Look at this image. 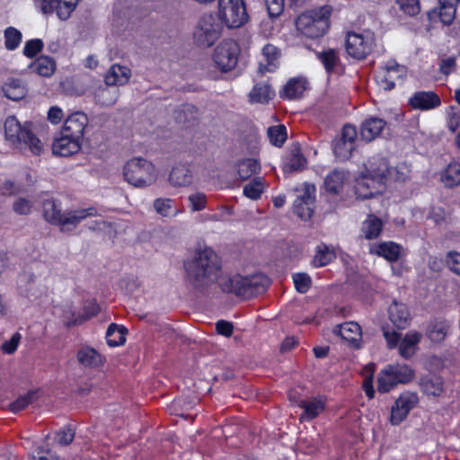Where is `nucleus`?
<instances>
[{
	"label": "nucleus",
	"instance_id": "1",
	"mask_svg": "<svg viewBox=\"0 0 460 460\" xmlns=\"http://www.w3.org/2000/svg\"><path fill=\"white\" fill-rule=\"evenodd\" d=\"M186 279L197 291L203 292L213 284L222 280L221 261L217 253L210 248L199 249L193 257L185 261Z\"/></svg>",
	"mask_w": 460,
	"mask_h": 460
},
{
	"label": "nucleus",
	"instance_id": "2",
	"mask_svg": "<svg viewBox=\"0 0 460 460\" xmlns=\"http://www.w3.org/2000/svg\"><path fill=\"white\" fill-rule=\"evenodd\" d=\"M4 139L8 146L20 152L30 151L40 155L44 150L42 141L32 130V124H21L14 116H9L4 123Z\"/></svg>",
	"mask_w": 460,
	"mask_h": 460
},
{
	"label": "nucleus",
	"instance_id": "3",
	"mask_svg": "<svg viewBox=\"0 0 460 460\" xmlns=\"http://www.w3.org/2000/svg\"><path fill=\"white\" fill-rule=\"evenodd\" d=\"M269 284V279L261 274L249 277L236 275L233 277L226 276L224 281L219 282V287L224 292L234 293L236 296L246 299L264 293Z\"/></svg>",
	"mask_w": 460,
	"mask_h": 460
},
{
	"label": "nucleus",
	"instance_id": "4",
	"mask_svg": "<svg viewBox=\"0 0 460 460\" xmlns=\"http://www.w3.org/2000/svg\"><path fill=\"white\" fill-rule=\"evenodd\" d=\"M44 217L51 224L58 225L63 231L74 229L82 220L97 215L94 208H82L63 213L54 200H46L43 204Z\"/></svg>",
	"mask_w": 460,
	"mask_h": 460
},
{
	"label": "nucleus",
	"instance_id": "5",
	"mask_svg": "<svg viewBox=\"0 0 460 460\" xmlns=\"http://www.w3.org/2000/svg\"><path fill=\"white\" fill-rule=\"evenodd\" d=\"M331 13L332 7L330 5L306 11L298 16L296 22V29L305 37H321L329 28Z\"/></svg>",
	"mask_w": 460,
	"mask_h": 460
},
{
	"label": "nucleus",
	"instance_id": "6",
	"mask_svg": "<svg viewBox=\"0 0 460 460\" xmlns=\"http://www.w3.org/2000/svg\"><path fill=\"white\" fill-rule=\"evenodd\" d=\"M388 163L382 156L370 158L366 164L367 175L358 181L356 185V195L358 199H371L375 196V190H370L372 183H381L386 180L388 172Z\"/></svg>",
	"mask_w": 460,
	"mask_h": 460
},
{
	"label": "nucleus",
	"instance_id": "7",
	"mask_svg": "<svg viewBox=\"0 0 460 460\" xmlns=\"http://www.w3.org/2000/svg\"><path fill=\"white\" fill-rule=\"evenodd\" d=\"M124 177L129 184L144 188L155 182L157 171L151 162L141 157H135L125 164Z\"/></svg>",
	"mask_w": 460,
	"mask_h": 460
},
{
	"label": "nucleus",
	"instance_id": "8",
	"mask_svg": "<svg viewBox=\"0 0 460 460\" xmlns=\"http://www.w3.org/2000/svg\"><path fill=\"white\" fill-rule=\"evenodd\" d=\"M414 377V370L403 363L385 366L378 374L377 390L385 394L400 384H407Z\"/></svg>",
	"mask_w": 460,
	"mask_h": 460
},
{
	"label": "nucleus",
	"instance_id": "9",
	"mask_svg": "<svg viewBox=\"0 0 460 460\" xmlns=\"http://www.w3.org/2000/svg\"><path fill=\"white\" fill-rule=\"evenodd\" d=\"M218 17L228 28H238L248 20L243 0H218Z\"/></svg>",
	"mask_w": 460,
	"mask_h": 460
},
{
	"label": "nucleus",
	"instance_id": "10",
	"mask_svg": "<svg viewBox=\"0 0 460 460\" xmlns=\"http://www.w3.org/2000/svg\"><path fill=\"white\" fill-rule=\"evenodd\" d=\"M407 76V67L394 60H389L376 75L377 84L385 91L402 85Z\"/></svg>",
	"mask_w": 460,
	"mask_h": 460
},
{
	"label": "nucleus",
	"instance_id": "11",
	"mask_svg": "<svg viewBox=\"0 0 460 460\" xmlns=\"http://www.w3.org/2000/svg\"><path fill=\"white\" fill-rule=\"evenodd\" d=\"M222 25L212 14L203 15L195 30L194 40L201 47L212 46L220 37Z\"/></svg>",
	"mask_w": 460,
	"mask_h": 460
},
{
	"label": "nucleus",
	"instance_id": "12",
	"mask_svg": "<svg viewBox=\"0 0 460 460\" xmlns=\"http://www.w3.org/2000/svg\"><path fill=\"white\" fill-rule=\"evenodd\" d=\"M416 392L404 391L394 401L391 407L389 421L393 426H398L406 420L410 411L419 403Z\"/></svg>",
	"mask_w": 460,
	"mask_h": 460
},
{
	"label": "nucleus",
	"instance_id": "13",
	"mask_svg": "<svg viewBox=\"0 0 460 460\" xmlns=\"http://www.w3.org/2000/svg\"><path fill=\"white\" fill-rule=\"evenodd\" d=\"M239 47L232 40L220 42L214 51L213 59L217 66L224 72L234 69L237 64Z\"/></svg>",
	"mask_w": 460,
	"mask_h": 460
},
{
	"label": "nucleus",
	"instance_id": "14",
	"mask_svg": "<svg viewBox=\"0 0 460 460\" xmlns=\"http://www.w3.org/2000/svg\"><path fill=\"white\" fill-rule=\"evenodd\" d=\"M374 37L370 32L364 34L349 32L346 39V50L354 58H365L372 50Z\"/></svg>",
	"mask_w": 460,
	"mask_h": 460
},
{
	"label": "nucleus",
	"instance_id": "15",
	"mask_svg": "<svg viewBox=\"0 0 460 460\" xmlns=\"http://www.w3.org/2000/svg\"><path fill=\"white\" fill-rule=\"evenodd\" d=\"M358 132L354 126L347 124L343 127L341 136L333 144V153L340 160H348L356 148Z\"/></svg>",
	"mask_w": 460,
	"mask_h": 460
},
{
	"label": "nucleus",
	"instance_id": "16",
	"mask_svg": "<svg viewBox=\"0 0 460 460\" xmlns=\"http://www.w3.org/2000/svg\"><path fill=\"white\" fill-rule=\"evenodd\" d=\"M315 187L313 184L305 183L303 194L298 196L293 204V211L302 220H309L314 211Z\"/></svg>",
	"mask_w": 460,
	"mask_h": 460
},
{
	"label": "nucleus",
	"instance_id": "17",
	"mask_svg": "<svg viewBox=\"0 0 460 460\" xmlns=\"http://www.w3.org/2000/svg\"><path fill=\"white\" fill-rule=\"evenodd\" d=\"M87 126L88 118L86 114L75 111L65 119L61 131L66 136L69 135L82 141Z\"/></svg>",
	"mask_w": 460,
	"mask_h": 460
},
{
	"label": "nucleus",
	"instance_id": "18",
	"mask_svg": "<svg viewBox=\"0 0 460 460\" xmlns=\"http://www.w3.org/2000/svg\"><path fill=\"white\" fill-rule=\"evenodd\" d=\"M333 333L341 337L348 344L359 349L362 346V330L356 322H346L333 328Z\"/></svg>",
	"mask_w": 460,
	"mask_h": 460
},
{
	"label": "nucleus",
	"instance_id": "19",
	"mask_svg": "<svg viewBox=\"0 0 460 460\" xmlns=\"http://www.w3.org/2000/svg\"><path fill=\"white\" fill-rule=\"evenodd\" d=\"M82 141L72 137L66 136L62 131L60 137L56 138L52 144V152L58 156H70L80 151Z\"/></svg>",
	"mask_w": 460,
	"mask_h": 460
},
{
	"label": "nucleus",
	"instance_id": "20",
	"mask_svg": "<svg viewBox=\"0 0 460 460\" xmlns=\"http://www.w3.org/2000/svg\"><path fill=\"white\" fill-rule=\"evenodd\" d=\"M409 104L416 110L429 111L441 104L440 97L432 91H420L409 99Z\"/></svg>",
	"mask_w": 460,
	"mask_h": 460
},
{
	"label": "nucleus",
	"instance_id": "21",
	"mask_svg": "<svg viewBox=\"0 0 460 460\" xmlns=\"http://www.w3.org/2000/svg\"><path fill=\"white\" fill-rule=\"evenodd\" d=\"M386 126V121L378 117H368L360 125V137L366 142L377 138Z\"/></svg>",
	"mask_w": 460,
	"mask_h": 460
},
{
	"label": "nucleus",
	"instance_id": "22",
	"mask_svg": "<svg viewBox=\"0 0 460 460\" xmlns=\"http://www.w3.org/2000/svg\"><path fill=\"white\" fill-rule=\"evenodd\" d=\"M279 51L272 44H267L261 50V56L259 61V72L264 74L266 72H274L279 62Z\"/></svg>",
	"mask_w": 460,
	"mask_h": 460
},
{
	"label": "nucleus",
	"instance_id": "23",
	"mask_svg": "<svg viewBox=\"0 0 460 460\" xmlns=\"http://www.w3.org/2000/svg\"><path fill=\"white\" fill-rule=\"evenodd\" d=\"M402 249L400 244L389 241L372 244L369 252L371 254H376L385 258L388 261L394 262L399 260Z\"/></svg>",
	"mask_w": 460,
	"mask_h": 460
},
{
	"label": "nucleus",
	"instance_id": "24",
	"mask_svg": "<svg viewBox=\"0 0 460 460\" xmlns=\"http://www.w3.org/2000/svg\"><path fill=\"white\" fill-rule=\"evenodd\" d=\"M420 391L429 397H438L444 392L443 379L435 375H426L420 379Z\"/></svg>",
	"mask_w": 460,
	"mask_h": 460
},
{
	"label": "nucleus",
	"instance_id": "25",
	"mask_svg": "<svg viewBox=\"0 0 460 460\" xmlns=\"http://www.w3.org/2000/svg\"><path fill=\"white\" fill-rule=\"evenodd\" d=\"M2 91L6 98L12 101H19L26 96L28 89L22 79L12 77L4 83Z\"/></svg>",
	"mask_w": 460,
	"mask_h": 460
},
{
	"label": "nucleus",
	"instance_id": "26",
	"mask_svg": "<svg viewBox=\"0 0 460 460\" xmlns=\"http://www.w3.org/2000/svg\"><path fill=\"white\" fill-rule=\"evenodd\" d=\"M421 340V334L416 331L408 332L399 343V353L405 358H411L417 351L418 344Z\"/></svg>",
	"mask_w": 460,
	"mask_h": 460
},
{
	"label": "nucleus",
	"instance_id": "27",
	"mask_svg": "<svg viewBox=\"0 0 460 460\" xmlns=\"http://www.w3.org/2000/svg\"><path fill=\"white\" fill-rule=\"evenodd\" d=\"M131 76L130 69L126 66L112 65L105 75V83L108 86L124 85Z\"/></svg>",
	"mask_w": 460,
	"mask_h": 460
},
{
	"label": "nucleus",
	"instance_id": "28",
	"mask_svg": "<svg viewBox=\"0 0 460 460\" xmlns=\"http://www.w3.org/2000/svg\"><path fill=\"white\" fill-rule=\"evenodd\" d=\"M316 57L328 75L339 74L341 70L340 58L334 49H329L316 52Z\"/></svg>",
	"mask_w": 460,
	"mask_h": 460
},
{
	"label": "nucleus",
	"instance_id": "29",
	"mask_svg": "<svg viewBox=\"0 0 460 460\" xmlns=\"http://www.w3.org/2000/svg\"><path fill=\"white\" fill-rule=\"evenodd\" d=\"M389 318L399 329L405 328L410 322V313L404 304L394 302L388 309Z\"/></svg>",
	"mask_w": 460,
	"mask_h": 460
},
{
	"label": "nucleus",
	"instance_id": "30",
	"mask_svg": "<svg viewBox=\"0 0 460 460\" xmlns=\"http://www.w3.org/2000/svg\"><path fill=\"white\" fill-rule=\"evenodd\" d=\"M304 409L300 416V420L304 421H310L316 418L325 407V403L322 399L313 398L308 401H302L299 404Z\"/></svg>",
	"mask_w": 460,
	"mask_h": 460
},
{
	"label": "nucleus",
	"instance_id": "31",
	"mask_svg": "<svg viewBox=\"0 0 460 460\" xmlns=\"http://www.w3.org/2000/svg\"><path fill=\"white\" fill-rule=\"evenodd\" d=\"M307 82L304 78H292L288 80L280 93V96L288 100L302 96L306 89Z\"/></svg>",
	"mask_w": 460,
	"mask_h": 460
},
{
	"label": "nucleus",
	"instance_id": "32",
	"mask_svg": "<svg viewBox=\"0 0 460 460\" xmlns=\"http://www.w3.org/2000/svg\"><path fill=\"white\" fill-rule=\"evenodd\" d=\"M169 181L173 186H188L192 182V174L186 165L177 164L171 171Z\"/></svg>",
	"mask_w": 460,
	"mask_h": 460
},
{
	"label": "nucleus",
	"instance_id": "33",
	"mask_svg": "<svg viewBox=\"0 0 460 460\" xmlns=\"http://www.w3.org/2000/svg\"><path fill=\"white\" fill-rule=\"evenodd\" d=\"M383 229V222L376 216L369 215L362 223L361 235L367 240L379 236Z\"/></svg>",
	"mask_w": 460,
	"mask_h": 460
},
{
	"label": "nucleus",
	"instance_id": "34",
	"mask_svg": "<svg viewBox=\"0 0 460 460\" xmlns=\"http://www.w3.org/2000/svg\"><path fill=\"white\" fill-rule=\"evenodd\" d=\"M30 69L40 76L49 77L56 69V62L48 56H40L30 65Z\"/></svg>",
	"mask_w": 460,
	"mask_h": 460
},
{
	"label": "nucleus",
	"instance_id": "35",
	"mask_svg": "<svg viewBox=\"0 0 460 460\" xmlns=\"http://www.w3.org/2000/svg\"><path fill=\"white\" fill-rule=\"evenodd\" d=\"M77 360L84 367H96L102 363L101 355L88 346L81 348L77 352Z\"/></svg>",
	"mask_w": 460,
	"mask_h": 460
},
{
	"label": "nucleus",
	"instance_id": "36",
	"mask_svg": "<svg viewBox=\"0 0 460 460\" xmlns=\"http://www.w3.org/2000/svg\"><path fill=\"white\" fill-rule=\"evenodd\" d=\"M450 330V323L447 321H435L429 324L428 337L432 342L439 343L447 336Z\"/></svg>",
	"mask_w": 460,
	"mask_h": 460
},
{
	"label": "nucleus",
	"instance_id": "37",
	"mask_svg": "<svg viewBox=\"0 0 460 460\" xmlns=\"http://www.w3.org/2000/svg\"><path fill=\"white\" fill-rule=\"evenodd\" d=\"M336 258L333 249L324 243L316 247L312 264L315 268L323 267L331 263Z\"/></svg>",
	"mask_w": 460,
	"mask_h": 460
},
{
	"label": "nucleus",
	"instance_id": "38",
	"mask_svg": "<svg viewBox=\"0 0 460 460\" xmlns=\"http://www.w3.org/2000/svg\"><path fill=\"white\" fill-rule=\"evenodd\" d=\"M127 330L124 326L115 323L110 324L106 332V341L110 347H117L123 344L126 341Z\"/></svg>",
	"mask_w": 460,
	"mask_h": 460
},
{
	"label": "nucleus",
	"instance_id": "39",
	"mask_svg": "<svg viewBox=\"0 0 460 460\" xmlns=\"http://www.w3.org/2000/svg\"><path fill=\"white\" fill-rule=\"evenodd\" d=\"M249 96L252 102L264 103L274 96V91L267 84H257Z\"/></svg>",
	"mask_w": 460,
	"mask_h": 460
},
{
	"label": "nucleus",
	"instance_id": "40",
	"mask_svg": "<svg viewBox=\"0 0 460 460\" xmlns=\"http://www.w3.org/2000/svg\"><path fill=\"white\" fill-rule=\"evenodd\" d=\"M346 173L342 170L335 169L325 178L324 184L328 191L337 193L343 186Z\"/></svg>",
	"mask_w": 460,
	"mask_h": 460
},
{
	"label": "nucleus",
	"instance_id": "41",
	"mask_svg": "<svg viewBox=\"0 0 460 460\" xmlns=\"http://www.w3.org/2000/svg\"><path fill=\"white\" fill-rule=\"evenodd\" d=\"M261 165L256 159L247 158L240 161L237 165V172L242 180H247L252 175L260 172Z\"/></svg>",
	"mask_w": 460,
	"mask_h": 460
},
{
	"label": "nucleus",
	"instance_id": "42",
	"mask_svg": "<svg viewBox=\"0 0 460 460\" xmlns=\"http://www.w3.org/2000/svg\"><path fill=\"white\" fill-rule=\"evenodd\" d=\"M441 181L447 187L460 184V164L453 162L448 164L441 175Z\"/></svg>",
	"mask_w": 460,
	"mask_h": 460
},
{
	"label": "nucleus",
	"instance_id": "43",
	"mask_svg": "<svg viewBox=\"0 0 460 460\" xmlns=\"http://www.w3.org/2000/svg\"><path fill=\"white\" fill-rule=\"evenodd\" d=\"M81 0H58L56 4L55 13L58 19L66 21L71 13L75 11Z\"/></svg>",
	"mask_w": 460,
	"mask_h": 460
},
{
	"label": "nucleus",
	"instance_id": "44",
	"mask_svg": "<svg viewBox=\"0 0 460 460\" xmlns=\"http://www.w3.org/2000/svg\"><path fill=\"white\" fill-rule=\"evenodd\" d=\"M95 96L100 104L111 106L116 103L119 98V90L107 85L106 87L100 88Z\"/></svg>",
	"mask_w": 460,
	"mask_h": 460
},
{
	"label": "nucleus",
	"instance_id": "45",
	"mask_svg": "<svg viewBox=\"0 0 460 460\" xmlns=\"http://www.w3.org/2000/svg\"><path fill=\"white\" fill-rule=\"evenodd\" d=\"M306 164V159L301 154L299 149L291 151L285 163V170L288 172H296L304 169Z\"/></svg>",
	"mask_w": 460,
	"mask_h": 460
},
{
	"label": "nucleus",
	"instance_id": "46",
	"mask_svg": "<svg viewBox=\"0 0 460 460\" xmlns=\"http://www.w3.org/2000/svg\"><path fill=\"white\" fill-rule=\"evenodd\" d=\"M264 191V185L262 179L260 177L254 178L248 184L243 187V195L251 199H258Z\"/></svg>",
	"mask_w": 460,
	"mask_h": 460
},
{
	"label": "nucleus",
	"instance_id": "47",
	"mask_svg": "<svg viewBox=\"0 0 460 460\" xmlns=\"http://www.w3.org/2000/svg\"><path fill=\"white\" fill-rule=\"evenodd\" d=\"M267 133L270 142L278 147L282 146L287 139V129L284 125L270 127Z\"/></svg>",
	"mask_w": 460,
	"mask_h": 460
},
{
	"label": "nucleus",
	"instance_id": "48",
	"mask_svg": "<svg viewBox=\"0 0 460 460\" xmlns=\"http://www.w3.org/2000/svg\"><path fill=\"white\" fill-rule=\"evenodd\" d=\"M173 200L171 199H156L154 201L155 210L162 217H173L178 214V210L172 208Z\"/></svg>",
	"mask_w": 460,
	"mask_h": 460
},
{
	"label": "nucleus",
	"instance_id": "49",
	"mask_svg": "<svg viewBox=\"0 0 460 460\" xmlns=\"http://www.w3.org/2000/svg\"><path fill=\"white\" fill-rule=\"evenodd\" d=\"M410 167L405 163L398 164L394 167L388 166V172L386 180H392L396 181H403L409 177Z\"/></svg>",
	"mask_w": 460,
	"mask_h": 460
},
{
	"label": "nucleus",
	"instance_id": "50",
	"mask_svg": "<svg viewBox=\"0 0 460 460\" xmlns=\"http://www.w3.org/2000/svg\"><path fill=\"white\" fill-rule=\"evenodd\" d=\"M22 41V33L13 27H8L4 31V46L8 50L16 49Z\"/></svg>",
	"mask_w": 460,
	"mask_h": 460
},
{
	"label": "nucleus",
	"instance_id": "51",
	"mask_svg": "<svg viewBox=\"0 0 460 460\" xmlns=\"http://www.w3.org/2000/svg\"><path fill=\"white\" fill-rule=\"evenodd\" d=\"M189 208L191 211L197 212L203 210L207 206V196L205 193L197 191L190 194L187 198Z\"/></svg>",
	"mask_w": 460,
	"mask_h": 460
},
{
	"label": "nucleus",
	"instance_id": "52",
	"mask_svg": "<svg viewBox=\"0 0 460 460\" xmlns=\"http://www.w3.org/2000/svg\"><path fill=\"white\" fill-rule=\"evenodd\" d=\"M292 278L297 292L305 294L310 289L312 280L308 274L303 272L294 273Z\"/></svg>",
	"mask_w": 460,
	"mask_h": 460
},
{
	"label": "nucleus",
	"instance_id": "53",
	"mask_svg": "<svg viewBox=\"0 0 460 460\" xmlns=\"http://www.w3.org/2000/svg\"><path fill=\"white\" fill-rule=\"evenodd\" d=\"M36 393L29 392L26 394L21 395L14 402L10 404V410L12 412H18L25 409L34 400Z\"/></svg>",
	"mask_w": 460,
	"mask_h": 460
},
{
	"label": "nucleus",
	"instance_id": "54",
	"mask_svg": "<svg viewBox=\"0 0 460 460\" xmlns=\"http://www.w3.org/2000/svg\"><path fill=\"white\" fill-rule=\"evenodd\" d=\"M445 1L446 0H442V3H439L441 6L439 9L438 16L442 23L448 25L455 19L456 8L452 4L447 5Z\"/></svg>",
	"mask_w": 460,
	"mask_h": 460
},
{
	"label": "nucleus",
	"instance_id": "55",
	"mask_svg": "<svg viewBox=\"0 0 460 460\" xmlns=\"http://www.w3.org/2000/svg\"><path fill=\"white\" fill-rule=\"evenodd\" d=\"M32 458L33 460H62L56 453L42 446L35 447Z\"/></svg>",
	"mask_w": 460,
	"mask_h": 460
},
{
	"label": "nucleus",
	"instance_id": "56",
	"mask_svg": "<svg viewBox=\"0 0 460 460\" xmlns=\"http://www.w3.org/2000/svg\"><path fill=\"white\" fill-rule=\"evenodd\" d=\"M43 48V42L40 39H33L28 40L23 47V54L27 58H33L39 52L41 51Z\"/></svg>",
	"mask_w": 460,
	"mask_h": 460
},
{
	"label": "nucleus",
	"instance_id": "57",
	"mask_svg": "<svg viewBox=\"0 0 460 460\" xmlns=\"http://www.w3.org/2000/svg\"><path fill=\"white\" fill-rule=\"evenodd\" d=\"M100 311L99 305L94 300L87 301L84 307V315L80 320H75L73 324H76L82 323L84 320H87L94 315H96Z\"/></svg>",
	"mask_w": 460,
	"mask_h": 460
},
{
	"label": "nucleus",
	"instance_id": "58",
	"mask_svg": "<svg viewBox=\"0 0 460 460\" xmlns=\"http://www.w3.org/2000/svg\"><path fill=\"white\" fill-rule=\"evenodd\" d=\"M22 335L19 332H15L13 334L10 340L4 341L2 346V351L4 354H13L16 351L18 345L21 341Z\"/></svg>",
	"mask_w": 460,
	"mask_h": 460
},
{
	"label": "nucleus",
	"instance_id": "59",
	"mask_svg": "<svg viewBox=\"0 0 460 460\" xmlns=\"http://www.w3.org/2000/svg\"><path fill=\"white\" fill-rule=\"evenodd\" d=\"M32 208V202L27 199L20 198L13 204V209L19 215H28Z\"/></svg>",
	"mask_w": 460,
	"mask_h": 460
},
{
	"label": "nucleus",
	"instance_id": "60",
	"mask_svg": "<svg viewBox=\"0 0 460 460\" xmlns=\"http://www.w3.org/2000/svg\"><path fill=\"white\" fill-rule=\"evenodd\" d=\"M74 438V430L69 427H65L57 433L56 440L61 446H67L73 441Z\"/></svg>",
	"mask_w": 460,
	"mask_h": 460
},
{
	"label": "nucleus",
	"instance_id": "61",
	"mask_svg": "<svg viewBox=\"0 0 460 460\" xmlns=\"http://www.w3.org/2000/svg\"><path fill=\"white\" fill-rule=\"evenodd\" d=\"M401 9L409 15H416L420 12L419 0H398Z\"/></svg>",
	"mask_w": 460,
	"mask_h": 460
},
{
	"label": "nucleus",
	"instance_id": "62",
	"mask_svg": "<svg viewBox=\"0 0 460 460\" xmlns=\"http://www.w3.org/2000/svg\"><path fill=\"white\" fill-rule=\"evenodd\" d=\"M270 17H278L284 10V0H264Z\"/></svg>",
	"mask_w": 460,
	"mask_h": 460
},
{
	"label": "nucleus",
	"instance_id": "63",
	"mask_svg": "<svg viewBox=\"0 0 460 460\" xmlns=\"http://www.w3.org/2000/svg\"><path fill=\"white\" fill-rule=\"evenodd\" d=\"M447 264L448 268L457 275H460V253L457 252H449L447 256Z\"/></svg>",
	"mask_w": 460,
	"mask_h": 460
},
{
	"label": "nucleus",
	"instance_id": "64",
	"mask_svg": "<svg viewBox=\"0 0 460 460\" xmlns=\"http://www.w3.org/2000/svg\"><path fill=\"white\" fill-rule=\"evenodd\" d=\"M57 1L58 0H36L35 4L42 13L49 14L55 12Z\"/></svg>",
	"mask_w": 460,
	"mask_h": 460
}]
</instances>
